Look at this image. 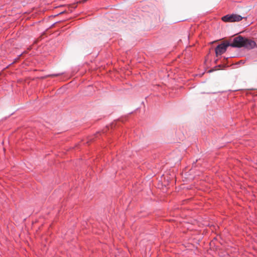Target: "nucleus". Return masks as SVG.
Returning a JSON list of instances; mask_svg holds the SVG:
<instances>
[{
  "instance_id": "7ed1b4c3",
  "label": "nucleus",
  "mask_w": 257,
  "mask_h": 257,
  "mask_svg": "<svg viewBox=\"0 0 257 257\" xmlns=\"http://www.w3.org/2000/svg\"><path fill=\"white\" fill-rule=\"evenodd\" d=\"M228 46H230L229 42L222 43L218 45L215 48V53L216 56L221 55L224 53Z\"/></svg>"
},
{
  "instance_id": "20e7f679",
  "label": "nucleus",
  "mask_w": 257,
  "mask_h": 257,
  "mask_svg": "<svg viewBox=\"0 0 257 257\" xmlns=\"http://www.w3.org/2000/svg\"><path fill=\"white\" fill-rule=\"evenodd\" d=\"M256 46V43L254 41L244 38V43L243 47L248 49L253 48Z\"/></svg>"
},
{
  "instance_id": "423d86ee",
  "label": "nucleus",
  "mask_w": 257,
  "mask_h": 257,
  "mask_svg": "<svg viewBox=\"0 0 257 257\" xmlns=\"http://www.w3.org/2000/svg\"><path fill=\"white\" fill-rule=\"evenodd\" d=\"M256 47H257V45H256Z\"/></svg>"
},
{
  "instance_id": "f03ea898",
  "label": "nucleus",
  "mask_w": 257,
  "mask_h": 257,
  "mask_svg": "<svg viewBox=\"0 0 257 257\" xmlns=\"http://www.w3.org/2000/svg\"><path fill=\"white\" fill-rule=\"evenodd\" d=\"M244 43V38L239 36L235 37L233 39L232 42L229 43V45L232 47L241 48L243 47Z\"/></svg>"
},
{
  "instance_id": "f257e3e1",
  "label": "nucleus",
  "mask_w": 257,
  "mask_h": 257,
  "mask_svg": "<svg viewBox=\"0 0 257 257\" xmlns=\"http://www.w3.org/2000/svg\"><path fill=\"white\" fill-rule=\"evenodd\" d=\"M243 17L237 14L227 15L222 17L221 19L225 22H239L242 20Z\"/></svg>"
},
{
  "instance_id": "39448f33",
  "label": "nucleus",
  "mask_w": 257,
  "mask_h": 257,
  "mask_svg": "<svg viewBox=\"0 0 257 257\" xmlns=\"http://www.w3.org/2000/svg\"><path fill=\"white\" fill-rule=\"evenodd\" d=\"M58 76V74H52L51 75V76Z\"/></svg>"
}]
</instances>
